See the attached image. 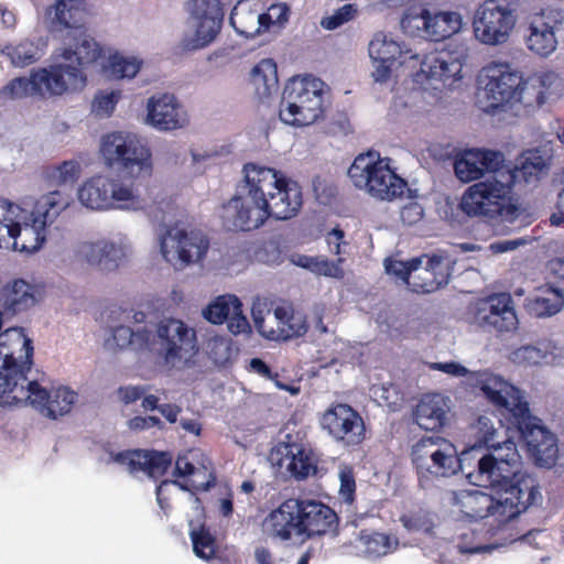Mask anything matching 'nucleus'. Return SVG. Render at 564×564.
<instances>
[{
	"label": "nucleus",
	"instance_id": "nucleus-35",
	"mask_svg": "<svg viewBox=\"0 0 564 564\" xmlns=\"http://www.w3.org/2000/svg\"><path fill=\"white\" fill-rule=\"evenodd\" d=\"M460 28L462 15L458 12L437 11L432 13L429 10L425 39L440 42L457 33Z\"/></svg>",
	"mask_w": 564,
	"mask_h": 564
},
{
	"label": "nucleus",
	"instance_id": "nucleus-58",
	"mask_svg": "<svg viewBox=\"0 0 564 564\" xmlns=\"http://www.w3.org/2000/svg\"><path fill=\"white\" fill-rule=\"evenodd\" d=\"M423 207L419 203H409L401 209V219L408 225L419 223L423 218Z\"/></svg>",
	"mask_w": 564,
	"mask_h": 564
},
{
	"label": "nucleus",
	"instance_id": "nucleus-19",
	"mask_svg": "<svg viewBox=\"0 0 564 564\" xmlns=\"http://www.w3.org/2000/svg\"><path fill=\"white\" fill-rule=\"evenodd\" d=\"M160 247L161 253L167 262L180 261L187 265L205 257L209 248V240L200 231L169 230L161 238Z\"/></svg>",
	"mask_w": 564,
	"mask_h": 564
},
{
	"label": "nucleus",
	"instance_id": "nucleus-25",
	"mask_svg": "<svg viewBox=\"0 0 564 564\" xmlns=\"http://www.w3.org/2000/svg\"><path fill=\"white\" fill-rule=\"evenodd\" d=\"M113 460L126 465L130 473L143 471L158 480L165 475L172 465L173 457L169 452L132 449L115 454Z\"/></svg>",
	"mask_w": 564,
	"mask_h": 564
},
{
	"label": "nucleus",
	"instance_id": "nucleus-43",
	"mask_svg": "<svg viewBox=\"0 0 564 564\" xmlns=\"http://www.w3.org/2000/svg\"><path fill=\"white\" fill-rule=\"evenodd\" d=\"M429 9L422 6L410 7L401 19L403 31L410 35L425 37L427 28Z\"/></svg>",
	"mask_w": 564,
	"mask_h": 564
},
{
	"label": "nucleus",
	"instance_id": "nucleus-9",
	"mask_svg": "<svg viewBox=\"0 0 564 564\" xmlns=\"http://www.w3.org/2000/svg\"><path fill=\"white\" fill-rule=\"evenodd\" d=\"M100 154L106 166L116 169L128 178L145 180L152 175V152L137 134L123 131L105 134Z\"/></svg>",
	"mask_w": 564,
	"mask_h": 564
},
{
	"label": "nucleus",
	"instance_id": "nucleus-37",
	"mask_svg": "<svg viewBox=\"0 0 564 564\" xmlns=\"http://www.w3.org/2000/svg\"><path fill=\"white\" fill-rule=\"evenodd\" d=\"M284 458L280 465L285 466L286 470L296 479H305L312 471H316L311 455L296 444L285 445Z\"/></svg>",
	"mask_w": 564,
	"mask_h": 564
},
{
	"label": "nucleus",
	"instance_id": "nucleus-61",
	"mask_svg": "<svg viewBox=\"0 0 564 564\" xmlns=\"http://www.w3.org/2000/svg\"><path fill=\"white\" fill-rule=\"evenodd\" d=\"M375 69L372 72V77L377 83H386L391 77L392 67L395 65L394 63H383L381 61H373Z\"/></svg>",
	"mask_w": 564,
	"mask_h": 564
},
{
	"label": "nucleus",
	"instance_id": "nucleus-8",
	"mask_svg": "<svg viewBox=\"0 0 564 564\" xmlns=\"http://www.w3.org/2000/svg\"><path fill=\"white\" fill-rule=\"evenodd\" d=\"M389 158H382L378 151L358 154L348 169L354 185L365 189L371 197L392 202L403 196L408 183L390 165Z\"/></svg>",
	"mask_w": 564,
	"mask_h": 564
},
{
	"label": "nucleus",
	"instance_id": "nucleus-62",
	"mask_svg": "<svg viewBox=\"0 0 564 564\" xmlns=\"http://www.w3.org/2000/svg\"><path fill=\"white\" fill-rule=\"evenodd\" d=\"M14 232H19L18 223L7 224L6 220H0V248L9 246Z\"/></svg>",
	"mask_w": 564,
	"mask_h": 564
},
{
	"label": "nucleus",
	"instance_id": "nucleus-53",
	"mask_svg": "<svg viewBox=\"0 0 564 564\" xmlns=\"http://www.w3.org/2000/svg\"><path fill=\"white\" fill-rule=\"evenodd\" d=\"M411 259L408 261H400V260H393V259H387L384 261V268L386 272L390 275H393L398 280L402 281L406 285L409 284L411 272H412V265H411Z\"/></svg>",
	"mask_w": 564,
	"mask_h": 564
},
{
	"label": "nucleus",
	"instance_id": "nucleus-21",
	"mask_svg": "<svg viewBox=\"0 0 564 564\" xmlns=\"http://www.w3.org/2000/svg\"><path fill=\"white\" fill-rule=\"evenodd\" d=\"M191 14L197 20L196 39L184 50H197L212 43L220 31L224 12L218 0H193Z\"/></svg>",
	"mask_w": 564,
	"mask_h": 564
},
{
	"label": "nucleus",
	"instance_id": "nucleus-60",
	"mask_svg": "<svg viewBox=\"0 0 564 564\" xmlns=\"http://www.w3.org/2000/svg\"><path fill=\"white\" fill-rule=\"evenodd\" d=\"M431 368L455 377H464L469 372L466 367L455 361L434 362L431 365Z\"/></svg>",
	"mask_w": 564,
	"mask_h": 564
},
{
	"label": "nucleus",
	"instance_id": "nucleus-5",
	"mask_svg": "<svg viewBox=\"0 0 564 564\" xmlns=\"http://www.w3.org/2000/svg\"><path fill=\"white\" fill-rule=\"evenodd\" d=\"M338 521L337 513L321 501L290 498L272 510L264 523L271 536L290 541L293 536L312 539L334 533Z\"/></svg>",
	"mask_w": 564,
	"mask_h": 564
},
{
	"label": "nucleus",
	"instance_id": "nucleus-50",
	"mask_svg": "<svg viewBox=\"0 0 564 564\" xmlns=\"http://www.w3.org/2000/svg\"><path fill=\"white\" fill-rule=\"evenodd\" d=\"M345 259L338 257L335 261L325 257H316L313 273L328 278L343 279L345 275L343 263Z\"/></svg>",
	"mask_w": 564,
	"mask_h": 564
},
{
	"label": "nucleus",
	"instance_id": "nucleus-14",
	"mask_svg": "<svg viewBox=\"0 0 564 564\" xmlns=\"http://www.w3.org/2000/svg\"><path fill=\"white\" fill-rule=\"evenodd\" d=\"M484 83L480 102L486 112H495L513 105L522 84V74L508 63L492 62L484 67Z\"/></svg>",
	"mask_w": 564,
	"mask_h": 564
},
{
	"label": "nucleus",
	"instance_id": "nucleus-31",
	"mask_svg": "<svg viewBox=\"0 0 564 564\" xmlns=\"http://www.w3.org/2000/svg\"><path fill=\"white\" fill-rule=\"evenodd\" d=\"M368 51L372 61H381L383 63L390 62L404 65L419 59V54H412L410 50L403 51L398 42L388 39L381 32L375 34L369 43Z\"/></svg>",
	"mask_w": 564,
	"mask_h": 564
},
{
	"label": "nucleus",
	"instance_id": "nucleus-63",
	"mask_svg": "<svg viewBox=\"0 0 564 564\" xmlns=\"http://www.w3.org/2000/svg\"><path fill=\"white\" fill-rule=\"evenodd\" d=\"M145 389L142 387H124L119 389V395L126 404H130L141 399Z\"/></svg>",
	"mask_w": 564,
	"mask_h": 564
},
{
	"label": "nucleus",
	"instance_id": "nucleus-36",
	"mask_svg": "<svg viewBox=\"0 0 564 564\" xmlns=\"http://www.w3.org/2000/svg\"><path fill=\"white\" fill-rule=\"evenodd\" d=\"M36 220L31 214L29 221L23 226L19 224V232H14L12 243L14 249L32 253L42 247L46 239V228Z\"/></svg>",
	"mask_w": 564,
	"mask_h": 564
},
{
	"label": "nucleus",
	"instance_id": "nucleus-32",
	"mask_svg": "<svg viewBox=\"0 0 564 564\" xmlns=\"http://www.w3.org/2000/svg\"><path fill=\"white\" fill-rule=\"evenodd\" d=\"M0 301L7 313L24 312L36 303L34 288L26 281L17 279L2 289Z\"/></svg>",
	"mask_w": 564,
	"mask_h": 564
},
{
	"label": "nucleus",
	"instance_id": "nucleus-55",
	"mask_svg": "<svg viewBox=\"0 0 564 564\" xmlns=\"http://www.w3.org/2000/svg\"><path fill=\"white\" fill-rule=\"evenodd\" d=\"M401 522L409 531H430L432 523L421 513H410L401 517Z\"/></svg>",
	"mask_w": 564,
	"mask_h": 564
},
{
	"label": "nucleus",
	"instance_id": "nucleus-54",
	"mask_svg": "<svg viewBox=\"0 0 564 564\" xmlns=\"http://www.w3.org/2000/svg\"><path fill=\"white\" fill-rule=\"evenodd\" d=\"M326 242L329 252L338 257L345 253L344 247L348 245V242L345 240V232L339 227H335L329 232H327Z\"/></svg>",
	"mask_w": 564,
	"mask_h": 564
},
{
	"label": "nucleus",
	"instance_id": "nucleus-52",
	"mask_svg": "<svg viewBox=\"0 0 564 564\" xmlns=\"http://www.w3.org/2000/svg\"><path fill=\"white\" fill-rule=\"evenodd\" d=\"M120 97L121 93L119 90L98 91L93 102L94 109L98 113L110 116L113 112Z\"/></svg>",
	"mask_w": 564,
	"mask_h": 564
},
{
	"label": "nucleus",
	"instance_id": "nucleus-29",
	"mask_svg": "<svg viewBox=\"0 0 564 564\" xmlns=\"http://www.w3.org/2000/svg\"><path fill=\"white\" fill-rule=\"evenodd\" d=\"M555 77L554 73L546 72L530 76L528 79L522 78L514 102H520L528 109L540 108L546 101Z\"/></svg>",
	"mask_w": 564,
	"mask_h": 564
},
{
	"label": "nucleus",
	"instance_id": "nucleus-2",
	"mask_svg": "<svg viewBox=\"0 0 564 564\" xmlns=\"http://www.w3.org/2000/svg\"><path fill=\"white\" fill-rule=\"evenodd\" d=\"M480 390L492 405L508 411L511 423L535 462L541 466H552L558 451L556 437L531 414L520 389L494 376L481 383Z\"/></svg>",
	"mask_w": 564,
	"mask_h": 564
},
{
	"label": "nucleus",
	"instance_id": "nucleus-40",
	"mask_svg": "<svg viewBox=\"0 0 564 564\" xmlns=\"http://www.w3.org/2000/svg\"><path fill=\"white\" fill-rule=\"evenodd\" d=\"M358 541L368 556L380 557L392 551V541L388 534L361 530Z\"/></svg>",
	"mask_w": 564,
	"mask_h": 564
},
{
	"label": "nucleus",
	"instance_id": "nucleus-16",
	"mask_svg": "<svg viewBox=\"0 0 564 564\" xmlns=\"http://www.w3.org/2000/svg\"><path fill=\"white\" fill-rule=\"evenodd\" d=\"M468 318L471 324L488 332H511L518 325L512 297L505 292L476 301L469 306Z\"/></svg>",
	"mask_w": 564,
	"mask_h": 564
},
{
	"label": "nucleus",
	"instance_id": "nucleus-6",
	"mask_svg": "<svg viewBox=\"0 0 564 564\" xmlns=\"http://www.w3.org/2000/svg\"><path fill=\"white\" fill-rule=\"evenodd\" d=\"M77 196L85 207L93 210H142L155 221L164 220L165 208L170 205L165 197L156 193L155 186L149 189L147 196H141L132 186L105 175H96L84 182Z\"/></svg>",
	"mask_w": 564,
	"mask_h": 564
},
{
	"label": "nucleus",
	"instance_id": "nucleus-42",
	"mask_svg": "<svg viewBox=\"0 0 564 564\" xmlns=\"http://www.w3.org/2000/svg\"><path fill=\"white\" fill-rule=\"evenodd\" d=\"M79 0H57L53 21L66 29H77L82 19Z\"/></svg>",
	"mask_w": 564,
	"mask_h": 564
},
{
	"label": "nucleus",
	"instance_id": "nucleus-15",
	"mask_svg": "<svg viewBox=\"0 0 564 564\" xmlns=\"http://www.w3.org/2000/svg\"><path fill=\"white\" fill-rule=\"evenodd\" d=\"M319 425L333 441L344 447L359 446L366 440L362 416L347 403L333 402L319 416Z\"/></svg>",
	"mask_w": 564,
	"mask_h": 564
},
{
	"label": "nucleus",
	"instance_id": "nucleus-27",
	"mask_svg": "<svg viewBox=\"0 0 564 564\" xmlns=\"http://www.w3.org/2000/svg\"><path fill=\"white\" fill-rule=\"evenodd\" d=\"M448 406L438 393L424 395L415 406L414 421L426 431L441 430L447 420Z\"/></svg>",
	"mask_w": 564,
	"mask_h": 564
},
{
	"label": "nucleus",
	"instance_id": "nucleus-18",
	"mask_svg": "<svg viewBox=\"0 0 564 564\" xmlns=\"http://www.w3.org/2000/svg\"><path fill=\"white\" fill-rule=\"evenodd\" d=\"M408 286L415 293H432L445 286L452 274L451 259L443 254H422L411 259Z\"/></svg>",
	"mask_w": 564,
	"mask_h": 564
},
{
	"label": "nucleus",
	"instance_id": "nucleus-39",
	"mask_svg": "<svg viewBox=\"0 0 564 564\" xmlns=\"http://www.w3.org/2000/svg\"><path fill=\"white\" fill-rule=\"evenodd\" d=\"M238 306L242 304L236 295H221L204 310V317L213 324H223Z\"/></svg>",
	"mask_w": 564,
	"mask_h": 564
},
{
	"label": "nucleus",
	"instance_id": "nucleus-30",
	"mask_svg": "<svg viewBox=\"0 0 564 564\" xmlns=\"http://www.w3.org/2000/svg\"><path fill=\"white\" fill-rule=\"evenodd\" d=\"M121 251L108 241L83 242L78 254L89 264L101 271H112L118 268Z\"/></svg>",
	"mask_w": 564,
	"mask_h": 564
},
{
	"label": "nucleus",
	"instance_id": "nucleus-22",
	"mask_svg": "<svg viewBox=\"0 0 564 564\" xmlns=\"http://www.w3.org/2000/svg\"><path fill=\"white\" fill-rule=\"evenodd\" d=\"M242 172L246 193L239 196L247 199L251 208H258L285 176L275 169L251 162L243 165Z\"/></svg>",
	"mask_w": 564,
	"mask_h": 564
},
{
	"label": "nucleus",
	"instance_id": "nucleus-11",
	"mask_svg": "<svg viewBox=\"0 0 564 564\" xmlns=\"http://www.w3.org/2000/svg\"><path fill=\"white\" fill-rule=\"evenodd\" d=\"M455 499L466 518L477 521L492 517L498 525L509 522L535 503L517 499L506 490L494 491V495L481 490H464Z\"/></svg>",
	"mask_w": 564,
	"mask_h": 564
},
{
	"label": "nucleus",
	"instance_id": "nucleus-28",
	"mask_svg": "<svg viewBox=\"0 0 564 564\" xmlns=\"http://www.w3.org/2000/svg\"><path fill=\"white\" fill-rule=\"evenodd\" d=\"M413 67L419 64L416 76L423 75L426 79L445 82L454 78L462 70V64L457 61H449L448 52H430L417 61H412Z\"/></svg>",
	"mask_w": 564,
	"mask_h": 564
},
{
	"label": "nucleus",
	"instance_id": "nucleus-12",
	"mask_svg": "<svg viewBox=\"0 0 564 564\" xmlns=\"http://www.w3.org/2000/svg\"><path fill=\"white\" fill-rule=\"evenodd\" d=\"M518 0H485L473 21L476 39L486 45L506 43L517 22Z\"/></svg>",
	"mask_w": 564,
	"mask_h": 564
},
{
	"label": "nucleus",
	"instance_id": "nucleus-41",
	"mask_svg": "<svg viewBox=\"0 0 564 564\" xmlns=\"http://www.w3.org/2000/svg\"><path fill=\"white\" fill-rule=\"evenodd\" d=\"M189 538L197 557L205 561L215 557L217 551L216 538L212 534L209 528L202 524L189 532Z\"/></svg>",
	"mask_w": 564,
	"mask_h": 564
},
{
	"label": "nucleus",
	"instance_id": "nucleus-49",
	"mask_svg": "<svg viewBox=\"0 0 564 564\" xmlns=\"http://www.w3.org/2000/svg\"><path fill=\"white\" fill-rule=\"evenodd\" d=\"M544 357L545 354L540 348L532 345L519 347L510 355L512 362L524 367L539 365Z\"/></svg>",
	"mask_w": 564,
	"mask_h": 564
},
{
	"label": "nucleus",
	"instance_id": "nucleus-7",
	"mask_svg": "<svg viewBox=\"0 0 564 564\" xmlns=\"http://www.w3.org/2000/svg\"><path fill=\"white\" fill-rule=\"evenodd\" d=\"M326 84L312 75L291 78L283 90L279 117L293 127H305L321 119L325 112Z\"/></svg>",
	"mask_w": 564,
	"mask_h": 564
},
{
	"label": "nucleus",
	"instance_id": "nucleus-44",
	"mask_svg": "<svg viewBox=\"0 0 564 564\" xmlns=\"http://www.w3.org/2000/svg\"><path fill=\"white\" fill-rule=\"evenodd\" d=\"M142 62L134 57H124L119 54L111 55L106 70L116 79L133 78L140 70Z\"/></svg>",
	"mask_w": 564,
	"mask_h": 564
},
{
	"label": "nucleus",
	"instance_id": "nucleus-4",
	"mask_svg": "<svg viewBox=\"0 0 564 564\" xmlns=\"http://www.w3.org/2000/svg\"><path fill=\"white\" fill-rule=\"evenodd\" d=\"M302 204L300 185L284 176L258 208H251L247 199L234 196L223 205V224L229 230L252 231L263 226L269 218L291 219L297 215Z\"/></svg>",
	"mask_w": 564,
	"mask_h": 564
},
{
	"label": "nucleus",
	"instance_id": "nucleus-24",
	"mask_svg": "<svg viewBox=\"0 0 564 564\" xmlns=\"http://www.w3.org/2000/svg\"><path fill=\"white\" fill-rule=\"evenodd\" d=\"M555 281L540 288L539 293L529 300L528 310L538 317L552 316L564 306V260L552 262Z\"/></svg>",
	"mask_w": 564,
	"mask_h": 564
},
{
	"label": "nucleus",
	"instance_id": "nucleus-51",
	"mask_svg": "<svg viewBox=\"0 0 564 564\" xmlns=\"http://www.w3.org/2000/svg\"><path fill=\"white\" fill-rule=\"evenodd\" d=\"M358 9L355 3H347L337 9L334 14L322 20L321 24L326 30H335L349 22L357 14Z\"/></svg>",
	"mask_w": 564,
	"mask_h": 564
},
{
	"label": "nucleus",
	"instance_id": "nucleus-23",
	"mask_svg": "<svg viewBox=\"0 0 564 564\" xmlns=\"http://www.w3.org/2000/svg\"><path fill=\"white\" fill-rule=\"evenodd\" d=\"M147 108V122L158 130L171 131L187 123L186 111L174 95L152 96L148 99Z\"/></svg>",
	"mask_w": 564,
	"mask_h": 564
},
{
	"label": "nucleus",
	"instance_id": "nucleus-56",
	"mask_svg": "<svg viewBox=\"0 0 564 564\" xmlns=\"http://www.w3.org/2000/svg\"><path fill=\"white\" fill-rule=\"evenodd\" d=\"M56 177L59 183H74L79 173V165L74 161H65L56 169Z\"/></svg>",
	"mask_w": 564,
	"mask_h": 564
},
{
	"label": "nucleus",
	"instance_id": "nucleus-1",
	"mask_svg": "<svg viewBox=\"0 0 564 564\" xmlns=\"http://www.w3.org/2000/svg\"><path fill=\"white\" fill-rule=\"evenodd\" d=\"M73 46L63 48L61 57L65 61L47 68H39L28 77L11 79L1 90L2 95L11 99H21L29 96L42 98L61 96L68 89H83L87 84L85 69L96 63L102 50L96 41L84 32H76Z\"/></svg>",
	"mask_w": 564,
	"mask_h": 564
},
{
	"label": "nucleus",
	"instance_id": "nucleus-57",
	"mask_svg": "<svg viewBox=\"0 0 564 564\" xmlns=\"http://www.w3.org/2000/svg\"><path fill=\"white\" fill-rule=\"evenodd\" d=\"M226 322H228V328L234 335L241 334L250 328L249 322L242 313V306H238Z\"/></svg>",
	"mask_w": 564,
	"mask_h": 564
},
{
	"label": "nucleus",
	"instance_id": "nucleus-47",
	"mask_svg": "<svg viewBox=\"0 0 564 564\" xmlns=\"http://www.w3.org/2000/svg\"><path fill=\"white\" fill-rule=\"evenodd\" d=\"M339 498L347 505H352L356 500V479L355 470L350 465H343L339 469Z\"/></svg>",
	"mask_w": 564,
	"mask_h": 564
},
{
	"label": "nucleus",
	"instance_id": "nucleus-64",
	"mask_svg": "<svg viewBox=\"0 0 564 564\" xmlns=\"http://www.w3.org/2000/svg\"><path fill=\"white\" fill-rule=\"evenodd\" d=\"M160 413L170 423H175L177 421L178 414L181 413V406L172 403L161 404L159 408Z\"/></svg>",
	"mask_w": 564,
	"mask_h": 564
},
{
	"label": "nucleus",
	"instance_id": "nucleus-59",
	"mask_svg": "<svg viewBox=\"0 0 564 564\" xmlns=\"http://www.w3.org/2000/svg\"><path fill=\"white\" fill-rule=\"evenodd\" d=\"M198 469L188 459L187 455H178L175 462L174 475L181 478L194 476Z\"/></svg>",
	"mask_w": 564,
	"mask_h": 564
},
{
	"label": "nucleus",
	"instance_id": "nucleus-48",
	"mask_svg": "<svg viewBox=\"0 0 564 564\" xmlns=\"http://www.w3.org/2000/svg\"><path fill=\"white\" fill-rule=\"evenodd\" d=\"M259 262L265 264H280L283 261V252L279 241L274 239L263 241L254 251Z\"/></svg>",
	"mask_w": 564,
	"mask_h": 564
},
{
	"label": "nucleus",
	"instance_id": "nucleus-45",
	"mask_svg": "<svg viewBox=\"0 0 564 564\" xmlns=\"http://www.w3.org/2000/svg\"><path fill=\"white\" fill-rule=\"evenodd\" d=\"M2 53L11 59L12 64L20 67L31 65L37 61V48L30 41L21 42L14 46L8 45L2 50Z\"/></svg>",
	"mask_w": 564,
	"mask_h": 564
},
{
	"label": "nucleus",
	"instance_id": "nucleus-10",
	"mask_svg": "<svg viewBox=\"0 0 564 564\" xmlns=\"http://www.w3.org/2000/svg\"><path fill=\"white\" fill-rule=\"evenodd\" d=\"M414 465L422 488L441 477H449L460 468L455 445L441 436L420 438L411 449Z\"/></svg>",
	"mask_w": 564,
	"mask_h": 564
},
{
	"label": "nucleus",
	"instance_id": "nucleus-3",
	"mask_svg": "<svg viewBox=\"0 0 564 564\" xmlns=\"http://www.w3.org/2000/svg\"><path fill=\"white\" fill-rule=\"evenodd\" d=\"M542 161L533 163L527 159L521 167H506L496 171L484 181L470 185L460 200L462 210L471 217L498 219L513 223L519 216V206L513 197V186L519 176H528L542 171Z\"/></svg>",
	"mask_w": 564,
	"mask_h": 564
},
{
	"label": "nucleus",
	"instance_id": "nucleus-26",
	"mask_svg": "<svg viewBox=\"0 0 564 564\" xmlns=\"http://www.w3.org/2000/svg\"><path fill=\"white\" fill-rule=\"evenodd\" d=\"M561 24L556 18L542 11L535 14L529 24V34L525 37L527 47L534 54L546 57L551 55L557 46L555 30Z\"/></svg>",
	"mask_w": 564,
	"mask_h": 564
},
{
	"label": "nucleus",
	"instance_id": "nucleus-33",
	"mask_svg": "<svg viewBox=\"0 0 564 564\" xmlns=\"http://www.w3.org/2000/svg\"><path fill=\"white\" fill-rule=\"evenodd\" d=\"M72 198L62 191H53L40 197L32 210L36 221L45 228L51 226L55 219L69 207Z\"/></svg>",
	"mask_w": 564,
	"mask_h": 564
},
{
	"label": "nucleus",
	"instance_id": "nucleus-34",
	"mask_svg": "<svg viewBox=\"0 0 564 564\" xmlns=\"http://www.w3.org/2000/svg\"><path fill=\"white\" fill-rule=\"evenodd\" d=\"M273 315L276 321L278 338L288 340L295 337H301L306 334L308 329L306 317L295 312L292 305H279L273 310Z\"/></svg>",
	"mask_w": 564,
	"mask_h": 564
},
{
	"label": "nucleus",
	"instance_id": "nucleus-38",
	"mask_svg": "<svg viewBox=\"0 0 564 564\" xmlns=\"http://www.w3.org/2000/svg\"><path fill=\"white\" fill-rule=\"evenodd\" d=\"M112 338L116 346L120 349L131 347L132 349L141 350L149 346L152 332L145 327L133 332L129 326L120 325L113 329Z\"/></svg>",
	"mask_w": 564,
	"mask_h": 564
},
{
	"label": "nucleus",
	"instance_id": "nucleus-13",
	"mask_svg": "<svg viewBox=\"0 0 564 564\" xmlns=\"http://www.w3.org/2000/svg\"><path fill=\"white\" fill-rule=\"evenodd\" d=\"M508 466L506 460H498L492 454H486L478 460L476 478L494 491L506 490L517 499L536 502L541 495L534 478L519 473L505 475Z\"/></svg>",
	"mask_w": 564,
	"mask_h": 564
},
{
	"label": "nucleus",
	"instance_id": "nucleus-17",
	"mask_svg": "<svg viewBox=\"0 0 564 564\" xmlns=\"http://www.w3.org/2000/svg\"><path fill=\"white\" fill-rule=\"evenodd\" d=\"M166 365L176 367L187 361L197 351L196 334L175 318L161 321L156 329Z\"/></svg>",
	"mask_w": 564,
	"mask_h": 564
},
{
	"label": "nucleus",
	"instance_id": "nucleus-46",
	"mask_svg": "<svg viewBox=\"0 0 564 564\" xmlns=\"http://www.w3.org/2000/svg\"><path fill=\"white\" fill-rule=\"evenodd\" d=\"M250 79L258 88L262 85L270 89L278 82L276 64L270 58L262 59L251 69Z\"/></svg>",
	"mask_w": 564,
	"mask_h": 564
},
{
	"label": "nucleus",
	"instance_id": "nucleus-20",
	"mask_svg": "<svg viewBox=\"0 0 564 564\" xmlns=\"http://www.w3.org/2000/svg\"><path fill=\"white\" fill-rule=\"evenodd\" d=\"M506 167L501 152L485 149L466 150L454 162L457 178L465 183L481 178L485 172L491 175Z\"/></svg>",
	"mask_w": 564,
	"mask_h": 564
}]
</instances>
